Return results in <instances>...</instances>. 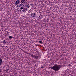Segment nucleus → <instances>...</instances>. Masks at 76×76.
Wrapping results in <instances>:
<instances>
[{
	"mask_svg": "<svg viewBox=\"0 0 76 76\" xmlns=\"http://www.w3.org/2000/svg\"><path fill=\"white\" fill-rule=\"evenodd\" d=\"M41 68H42V69H44V66H42L41 67Z\"/></svg>",
	"mask_w": 76,
	"mask_h": 76,
	"instance_id": "15",
	"label": "nucleus"
},
{
	"mask_svg": "<svg viewBox=\"0 0 76 76\" xmlns=\"http://www.w3.org/2000/svg\"><path fill=\"white\" fill-rule=\"evenodd\" d=\"M39 42L40 44H42V41H39Z\"/></svg>",
	"mask_w": 76,
	"mask_h": 76,
	"instance_id": "11",
	"label": "nucleus"
},
{
	"mask_svg": "<svg viewBox=\"0 0 76 76\" xmlns=\"http://www.w3.org/2000/svg\"><path fill=\"white\" fill-rule=\"evenodd\" d=\"M31 56H32V57H34L35 58V56L33 55H31Z\"/></svg>",
	"mask_w": 76,
	"mask_h": 76,
	"instance_id": "10",
	"label": "nucleus"
},
{
	"mask_svg": "<svg viewBox=\"0 0 76 76\" xmlns=\"http://www.w3.org/2000/svg\"><path fill=\"white\" fill-rule=\"evenodd\" d=\"M2 63H3V59L1 58H0V66L1 65Z\"/></svg>",
	"mask_w": 76,
	"mask_h": 76,
	"instance_id": "6",
	"label": "nucleus"
},
{
	"mask_svg": "<svg viewBox=\"0 0 76 76\" xmlns=\"http://www.w3.org/2000/svg\"><path fill=\"white\" fill-rule=\"evenodd\" d=\"M29 7H30L29 6H27V7H28V9H29Z\"/></svg>",
	"mask_w": 76,
	"mask_h": 76,
	"instance_id": "17",
	"label": "nucleus"
},
{
	"mask_svg": "<svg viewBox=\"0 0 76 76\" xmlns=\"http://www.w3.org/2000/svg\"><path fill=\"white\" fill-rule=\"evenodd\" d=\"M8 37L9 38V39H12L13 38V37H12V36Z\"/></svg>",
	"mask_w": 76,
	"mask_h": 76,
	"instance_id": "8",
	"label": "nucleus"
},
{
	"mask_svg": "<svg viewBox=\"0 0 76 76\" xmlns=\"http://www.w3.org/2000/svg\"><path fill=\"white\" fill-rule=\"evenodd\" d=\"M27 6H28V5H27Z\"/></svg>",
	"mask_w": 76,
	"mask_h": 76,
	"instance_id": "20",
	"label": "nucleus"
},
{
	"mask_svg": "<svg viewBox=\"0 0 76 76\" xmlns=\"http://www.w3.org/2000/svg\"><path fill=\"white\" fill-rule=\"evenodd\" d=\"M6 41H5V40H4L3 42H2L3 44H6Z\"/></svg>",
	"mask_w": 76,
	"mask_h": 76,
	"instance_id": "7",
	"label": "nucleus"
},
{
	"mask_svg": "<svg viewBox=\"0 0 76 76\" xmlns=\"http://www.w3.org/2000/svg\"><path fill=\"white\" fill-rule=\"evenodd\" d=\"M34 58H36V59H38V56H35Z\"/></svg>",
	"mask_w": 76,
	"mask_h": 76,
	"instance_id": "9",
	"label": "nucleus"
},
{
	"mask_svg": "<svg viewBox=\"0 0 76 76\" xmlns=\"http://www.w3.org/2000/svg\"><path fill=\"white\" fill-rule=\"evenodd\" d=\"M31 15L32 18H35V17H36V16H37V14L34 13H32L31 14Z\"/></svg>",
	"mask_w": 76,
	"mask_h": 76,
	"instance_id": "3",
	"label": "nucleus"
},
{
	"mask_svg": "<svg viewBox=\"0 0 76 76\" xmlns=\"http://www.w3.org/2000/svg\"><path fill=\"white\" fill-rule=\"evenodd\" d=\"M58 66L59 67H60V68H61V66H60V65H58Z\"/></svg>",
	"mask_w": 76,
	"mask_h": 76,
	"instance_id": "13",
	"label": "nucleus"
},
{
	"mask_svg": "<svg viewBox=\"0 0 76 76\" xmlns=\"http://www.w3.org/2000/svg\"><path fill=\"white\" fill-rule=\"evenodd\" d=\"M69 66H72V65H71L70 64H69Z\"/></svg>",
	"mask_w": 76,
	"mask_h": 76,
	"instance_id": "18",
	"label": "nucleus"
},
{
	"mask_svg": "<svg viewBox=\"0 0 76 76\" xmlns=\"http://www.w3.org/2000/svg\"><path fill=\"white\" fill-rule=\"evenodd\" d=\"M21 3L20 5V6H24V5L25 4L26 1L25 0H21Z\"/></svg>",
	"mask_w": 76,
	"mask_h": 76,
	"instance_id": "2",
	"label": "nucleus"
},
{
	"mask_svg": "<svg viewBox=\"0 0 76 76\" xmlns=\"http://www.w3.org/2000/svg\"><path fill=\"white\" fill-rule=\"evenodd\" d=\"M9 69H7L6 70V72H8V71H9Z\"/></svg>",
	"mask_w": 76,
	"mask_h": 76,
	"instance_id": "14",
	"label": "nucleus"
},
{
	"mask_svg": "<svg viewBox=\"0 0 76 76\" xmlns=\"http://www.w3.org/2000/svg\"><path fill=\"white\" fill-rule=\"evenodd\" d=\"M19 3H20V1L17 0L15 2L16 5H18V4H19Z\"/></svg>",
	"mask_w": 76,
	"mask_h": 76,
	"instance_id": "5",
	"label": "nucleus"
},
{
	"mask_svg": "<svg viewBox=\"0 0 76 76\" xmlns=\"http://www.w3.org/2000/svg\"><path fill=\"white\" fill-rule=\"evenodd\" d=\"M51 69H53L55 71H58L60 70V67L57 65H55L51 67Z\"/></svg>",
	"mask_w": 76,
	"mask_h": 76,
	"instance_id": "1",
	"label": "nucleus"
},
{
	"mask_svg": "<svg viewBox=\"0 0 76 76\" xmlns=\"http://www.w3.org/2000/svg\"><path fill=\"white\" fill-rule=\"evenodd\" d=\"M28 9V8L26 7L23 8V10H22V12H26L27 11V10Z\"/></svg>",
	"mask_w": 76,
	"mask_h": 76,
	"instance_id": "4",
	"label": "nucleus"
},
{
	"mask_svg": "<svg viewBox=\"0 0 76 76\" xmlns=\"http://www.w3.org/2000/svg\"><path fill=\"white\" fill-rule=\"evenodd\" d=\"M19 11H20V12H21V10H20Z\"/></svg>",
	"mask_w": 76,
	"mask_h": 76,
	"instance_id": "19",
	"label": "nucleus"
},
{
	"mask_svg": "<svg viewBox=\"0 0 76 76\" xmlns=\"http://www.w3.org/2000/svg\"><path fill=\"white\" fill-rule=\"evenodd\" d=\"M23 6H21V8H20V9H21V10H22V9H23Z\"/></svg>",
	"mask_w": 76,
	"mask_h": 76,
	"instance_id": "12",
	"label": "nucleus"
},
{
	"mask_svg": "<svg viewBox=\"0 0 76 76\" xmlns=\"http://www.w3.org/2000/svg\"><path fill=\"white\" fill-rule=\"evenodd\" d=\"M1 72V69H0V73Z\"/></svg>",
	"mask_w": 76,
	"mask_h": 76,
	"instance_id": "16",
	"label": "nucleus"
}]
</instances>
